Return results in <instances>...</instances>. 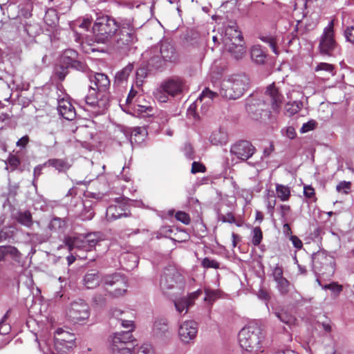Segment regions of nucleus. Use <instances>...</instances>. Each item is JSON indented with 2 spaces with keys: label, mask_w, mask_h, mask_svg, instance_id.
I'll list each match as a JSON object with an SVG mask.
<instances>
[{
  "label": "nucleus",
  "mask_w": 354,
  "mask_h": 354,
  "mask_svg": "<svg viewBox=\"0 0 354 354\" xmlns=\"http://www.w3.org/2000/svg\"><path fill=\"white\" fill-rule=\"evenodd\" d=\"M201 265L204 268L206 269H218L220 268V263L217 261L212 259L209 257L204 258L201 262Z\"/></svg>",
  "instance_id": "47"
},
{
  "label": "nucleus",
  "mask_w": 354,
  "mask_h": 354,
  "mask_svg": "<svg viewBox=\"0 0 354 354\" xmlns=\"http://www.w3.org/2000/svg\"><path fill=\"white\" fill-rule=\"evenodd\" d=\"M75 334L61 328H57L54 337V346L56 351L61 354L66 353L75 346Z\"/></svg>",
  "instance_id": "10"
},
{
  "label": "nucleus",
  "mask_w": 354,
  "mask_h": 354,
  "mask_svg": "<svg viewBox=\"0 0 354 354\" xmlns=\"http://www.w3.org/2000/svg\"><path fill=\"white\" fill-rule=\"evenodd\" d=\"M57 110L60 116L67 120H73L75 118V108L67 100H58Z\"/></svg>",
  "instance_id": "24"
},
{
  "label": "nucleus",
  "mask_w": 354,
  "mask_h": 354,
  "mask_svg": "<svg viewBox=\"0 0 354 354\" xmlns=\"http://www.w3.org/2000/svg\"><path fill=\"white\" fill-rule=\"evenodd\" d=\"M68 68L65 65L60 64V65L56 66L55 69V75L59 78V80L62 81L68 73Z\"/></svg>",
  "instance_id": "48"
},
{
  "label": "nucleus",
  "mask_w": 354,
  "mask_h": 354,
  "mask_svg": "<svg viewBox=\"0 0 354 354\" xmlns=\"http://www.w3.org/2000/svg\"><path fill=\"white\" fill-rule=\"evenodd\" d=\"M275 282L277 283V288L281 295H286L288 293L290 283L285 277Z\"/></svg>",
  "instance_id": "45"
},
{
  "label": "nucleus",
  "mask_w": 354,
  "mask_h": 354,
  "mask_svg": "<svg viewBox=\"0 0 354 354\" xmlns=\"http://www.w3.org/2000/svg\"><path fill=\"white\" fill-rule=\"evenodd\" d=\"M162 84L171 97L181 94L186 87L184 80L176 76L164 80Z\"/></svg>",
  "instance_id": "18"
},
{
  "label": "nucleus",
  "mask_w": 354,
  "mask_h": 354,
  "mask_svg": "<svg viewBox=\"0 0 354 354\" xmlns=\"http://www.w3.org/2000/svg\"><path fill=\"white\" fill-rule=\"evenodd\" d=\"M251 59L258 64H263L266 54L259 45L253 46L250 50Z\"/></svg>",
  "instance_id": "32"
},
{
  "label": "nucleus",
  "mask_w": 354,
  "mask_h": 354,
  "mask_svg": "<svg viewBox=\"0 0 354 354\" xmlns=\"http://www.w3.org/2000/svg\"><path fill=\"white\" fill-rule=\"evenodd\" d=\"M14 230L15 228L11 226L1 229L0 231V242L13 239L15 233Z\"/></svg>",
  "instance_id": "41"
},
{
  "label": "nucleus",
  "mask_w": 354,
  "mask_h": 354,
  "mask_svg": "<svg viewBox=\"0 0 354 354\" xmlns=\"http://www.w3.org/2000/svg\"><path fill=\"white\" fill-rule=\"evenodd\" d=\"M264 338L263 331L256 324L244 327L239 333V344L247 351H263Z\"/></svg>",
  "instance_id": "4"
},
{
  "label": "nucleus",
  "mask_w": 354,
  "mask_h": 354,
  "mask_svg": "<svg viewBox=\"0 0 354 354\" xmlns=\"http://www.w3.org/2000/svg\"><path fill=\"white\" fill-rule=\"evenodd\" d=\"M259 39L264 43L269 44L272 52L278 55L279 52L277 48V38L270 34L262 35L259 37Z\"/></svg>",
  "instance_id": "40"
},
{
  "label": "nucleus",
  "mask_w": 354,
  "mask_h": 354,
  "mask_svg": "<svg viewBox=\"0 0 354 354\" xmlns=\"http://www.w3.org/2000/svg\"><path fill=\"white\" fill-rule=\"evenodd\" d=\"M7 165H9L10 167H12V171L16 169L18 166L20 165V160L19 158L15 156V155H10L7 161L6 162Z\"/></svg>",
  "instance_id": "52"
},
{
  "label": "nucleus",
  "mask_w": 354,
  "mask_h": 354,
  "mask_svg": "<svg viewBox=\"0 0 354 354\" xmlns=\"http://www.w3.org/2000/svg\"><path fill=\"white\" fill-rule=\"evenodd\" d=\"M333 66L328 63H320L316 67V71H325L329 73H333Z\"/></svg>",
  "instance_id": "61"
},
{
  "label": "nucleus",
  "mask_w": 354,
  "mask_h": 354,
  "mask_svg": "<svg viewBox=\"0 0 354 354\" xmlns=\"http://www.w3.org/2000/svg\"><path fill=\"white\" fill-rule=\"evenodd\" d=\"M256 152V148L247 140H239L231 146L230 153L238 159L247 160Z\"/></svg>",
  "instance_id": "14"
},
{
  "label": "nucleus",
  "mask_w": 354,
  "mask_h": 354,
  "mask_svg": "<svg viewBox=\"0 0 354 354\" xmlns=\"http://www.w3.org/2000/svg\"><path fill=\"white\" fill-rule=\"evenodd\" d=\"M50 238V236L48 234H32V240L38 242L39 243H42L46 242Z\"/></svg>",
  "instance_id": "62"
},
{
  "label": "nucleus",
  "mask_w": 354,
  "mask_h": 354,
  "mask_svg": "<svg viewBox=\"0 0 354 354\" xmlns=\"http://www.w3.org/2000/svg\"><path fill=\"white\" fill-rule=\"evenodd\" d=\"M102 281L113 297L122 296L127 292L128 287L127 279L120 273L106 275Z\"/></svg>",
  "instance_id": "8"
},
{
  "label": "nucleus",
  "mask_w": 354,
  "mask_h": 354,
  "mask_svg": "<svg viewBox=\"0 0 354 354\" xmlns=\"http://www.w3.org/2000/svg\"><path fill=\"white\" fill-rule=\"evenodd\" d=\"M94 216V211L91 207L86 208L85 207L84 211L81 214V217L82 220L89 221L92 219Z\"/></svg>",
  "instance_id": "57"
},
{
  "label": "nucleus",
  "mask_w": 354,
  "mask_h": 354,
  "mask_svg": "<svg viewBox=\"0 0 354 354\" xmlns=\"http://www.w3.org/2000/svg\"><path fill=\"white\" fill-rule=\"evenodd\" d=\"M91 85L97 91L98 94L109 93L110 80L108 76L104 73H97L89 77Z\"/></svg>",
  "instance_id": "19"
},
{
  "label": "nucleus",
  "mask_w": 354,
  "mask_h": 354,
  "mask_svg": "<svg viewBox=\"0 0 354 354\" xmlns=\"http://www.w3.org/2000/svg\"><path fill=\"white\" fill-rule=\"evenodd\" d=\"M317 281L319 283V285L322 286V289L330 290L333 292L335 293L337 295H339L342 291V286L338 284L337 282H332L330 283L322 286L319 279H317Z\"/></svg>",
  "instance_id": "43"
},
{
  "label": "nucleus",
  "mask_w": 354,
  "mask_h": 354,
  "mask_svg": "<svg viewBox=\"0 0 354 354\" xmlns=\"http://www.w3.org/2000/svg\"><path fill=\"white\" fill-rule=\"evenodd\" d=\"M252 243L254 246H258L263 239V233L259 227H255L252 230Z\"/></svg>",
  "instance_id": "42"
},
{
  "label": "nucleus",
  "mask_w": 354,
  "mask_h": 354,
  "mask_svg": "<svg viewBox=\"0 0 354 354\" xmlns=\"http://www.w3.org/2000/svg\"><path fill=\"white\" fill-rule=\"evenodd\" d=\"M100 282L98 272L91 270L84 277V284L88 289H92L99 286Z\"/></svg>",
  "instance_id": "29"
},
{
  "label": "nucleus",
  "mask_w": 354,
  "mask_h": 354,
  "mask_svg": "<svg viewBox=\"0 0 354 354\" xmlns=\"http://www.w3.org/2000/svg\"><path fill=\"white\" fill-rule=\"evenodd\" d=\"M277 196L280 201H288L291 196L290 187L282 184L277 183L275 185Z\"/></svg>",
  "instance_id": "33"
},
{
  "label": "nucleus",
  "mask_w": 354,
  "mask_h": 354,
  "mask_svg": "<svg viewBox=\"0 0 354 354\" xmlns=\"http://www.w3.org/2000/svg\"><path fill=\"white\" fill-rule=\"evenodd\" d=\"M183 277L177 269L173 266L165 268L160 275L159 287L164 294L175 288L181 289L183 286Z\"/></svg>",
  "instance_id": "6"
},
{
  "label": "nucleus",
  "mask_w": 354,
  "mask_h": 354,
  "mask_svg": "<svg viewBox=\"0 0 354 354\" xmlns=\"http://www.w3.org/2000/svg\"><path fill=\"white\" fill-rule=\"evenodd\" d=\"M133 70V64L129 63L124 68H123L121 71H118L115 76V82L118 83H122L126 81L129 75Z\"/></svg>",
  "instance_id": "37"
},
{
  "label": "nucleus",
  "mask_w": 354,
  "mask_h": 354,
  "mask_svg": "<svg viewBox=\"0 0 354 354\" xmlns=\"http://www.w3.org/2000/svg\"><path fill=\"white\" fill-rule=\"evenodd\" d=\"M66 221L59 217H53L48 225V228L52 233H63L66 227Z\"/></svg>",
  "instance_id": "31"
},
{
  "label": "nucleus",
  "mask_w": 354,
  "mask_h": 354,
  "mask_svg": "<svg viewBox=\"0 0 354 354\" xmlns=\"http://www.w3.org/2000/svg\"><path fill=\"white\" fill-rule=\"evenodd\" d=\"M17 221L26 227H30L32 225V215L29 211L19 212L16 215Z\"/></svg>",
  "instance_id": "38"
},
{
  "label": "nucleus",
  "mask_w": 354,
  "mask_h": 354,
  "mask_svg": "<svg viewBox=\"0 0 354 354\" xmlns=\"http://www.w3.org/2000/svg\"><path fill=\"white\" fill-rule=\"evenodd\" d=\"M134 115L140 118L153 117L155 115L154 108L146 102L143 97H138L137 103L133 105Z\"/></svg>",
  "instance_id": "21"
},
{
  "label": "nucleus",
  "mask_w": 354,
  "mask_h": 354,
  "mask_svg": "<svg viewBox=\"0 0 354 354\" xmlns=\"http://www.w3.org/2000/svg\"><path fill=\"white\" fill-rule=\"evenodd\" d=\"M142 58L147 62L149 71L158 69L164 62H174L177 58V53L173 44L167 40L160 42L142 54Z\"/></svg>",
  "instance_id": "3"
},
{
  "label": "nucleus",
  "mask_w": 354,
  "mask_h": 354,
  "mask_svg": "<svg viewBox=\"0 0 354 354\" xmlns=\"http://www.w3.org/2000/svg\"><path fill=\"white\" fill-rule=\"evenodd\" d=\"M337 48V44L335 39L334 21L331 20L327 26L324 28L323 32L319 37L318 49L321 55L332 56Z\"/></svg>",
  "instance_id": "7"
},
{
  "label": "nucleus",
  "mask_w": 354,
  "mask_h": 354,
  "mask_svg": "<svg viewBox=\"0 0 354 354\" xmlns=\"http://www.w3.org/2000/svg\"><path fill=\"white\" fill-rule=\"evenodd\" d=\"M44 165L54 167L59 172H66L71 167L66 159L52 158L49 159Z\"/></svg>",
  "instance_id": "30"
},
{
  "label": "nucleus",
  "mask_w": 354,
  "mask_h": 354,
  "mask_svg": "<svg viewBox=\"0 0 354 354\" xmlns=\"http://www.w3.org/2000/svg\"><path fill=\"white\" fill-rule=\"evenodd\" d=\"M317 126L316 121L313 120H310L308 122L304 123L302 127L300 129L301 133H305L315 129Z\"/></svg>",
  "instance_id": "51"
},
{
  "label": "nucleus",
  "mask_w": 354,
  "mask_h": 354,
  "mask_svg": "<svg viewBox=\"0 0 354 354\" xmlns=\"http://www.w3.org/2000/svg\"><path fill=\"white\" fill-rule=\"evenodd\" d=\"M347 257L348 259V266L349 269L353 272H354V249L351 250L348 253Z\"/></svg>",
  "instance_id": "64"
},
{
  "label": "nucleus",
  "mask_w": 354,
  "mask_h": 354,
  "mask_svg": "<svg viewBox=\"0 0 354 354\" xmlns=\"http://www.w3.org/2000/svg\"><path fill=\"white\" fill-rule=\"evenodd\" d=\"M136 27L133 18H120L117 21L113 17L96 13L93 30L97 43L111 44L118 49H126L137 41Z\"/></svg>",
  "instance_id": "1"
},
{
  "label": "nucleus",
  "mask_w": 354,
  "mask_h": 354,
  "mask_svg": "<svg viewBox=\"0 0 354 354\" xmlns=\"http://www.w3.org/2000/svg\"><path fill=\"white\" fill-rule=\"evenodd\" d=\"M347 41L354 44V24L347 26L344 31Z\"/></svg>",
  "instance_id": "49"
},
{
  "label": "nucleus",
  "mask_w": 354,
  "mask_h": 354,
  "mask_svg": "<svg viewBox=\"0 0 354 354\" xmlns=\"http://www.w3.org/2000/svg\"><path fill=\"white\" fill-rule=\"evenodd\" d=\"M228 52L236 59H241L246 52L244 40L225 45Z\"/></svg>",
  "instance_id": "27"
},
{
  "label": "nucleus",
  "mask_w": 354,
  "mask_h": 354,
  "mask_svg": "<svg viewBox=\"0 0 354 354\" xmlns=\"http://www.w3.org/2000/svg\"><path fill=\"white\" fill-rule=\"evenodd\" d=\"M209 141L214 145H224L228 142V135L225 131L220 129L212 133Z\"/></svg>",
  "instance_id": "28"
},
{
  "label": "nucleus",
  "mask_w": 354,
  "mask_h": 354,
  "mask_svg": "<svg viewBox=\"0 0 354 354\" xmlns=\"http://www.w3.org/2000/svg\"><path fill=\"white\" fill-rule=\"evenodd\" d=\"M84 237L87 239V242L89 243L93 248L102 240V234L100 232L89 233L84 236Z\"/></svg>",
  "instance_id": "46"
},
{
  "label": "nucleus",
  "mask_w": 354,
  "mask_h": 354,
  "mask_svg": "<svg viewBox=\"0 0 354 354\" xmlns=\"http://www.w3.org/2000/svg\"><path fill=\"white\" fill-rule=\"evenodd\" d=\"M136 354H156V352L151 343L145 342L138 348Z\"/></svg>",
  "instance_id": "44"
},
{
  "label": "nucleus",
  "mask_w": 354,
  "mask_h": 354,
  "mask_svg": "<svg viewBox=\"0 0 354 354\" xmlns=\"http://www.w3.org/2000/svg\"><path fill=\"white\" fill-rule=\"evenodd\" d=\"M243 39L241 32L239 30V27L236 23L229 24L225 28V34L223 36V42L225 46L232 43L241 41Z\"/></svg>",
  "instance_id": "23"
},
{
  "label": "nucleus",
  "mask_w": 354,
  "mask_h": 354,
  "mask_svg": "<svg viewBox=\"0 0 354 354\" xmlns=\"http://www.w3.org/2000/svg\"><path fill=\"white\" fill-rule=\"evenodd\" d=\"M290 241H291L293 246L297 249V250H300L301 249V248L303 247V243L302 241H301V239L297 237V236L295 235H292V236H290V237L289 238Z\"/></svg>",
  "instance_id": "63"
},
{
  "label": "nucleus",
  "mask_w": 354,
  "mask_h": 354,
  "mask_svg": "<svg viewBox=\"0 0 354 354\" xmlns=\"http://www.w3.org/2000/svg\"><path fill=\"white\" fill-rule=\"evenodd\" d=\"M248 85L249 78L245 75H233L225 78L221 82H213L212 88H205L196 101L190 105L189 110L205 98L208 99L205 104H209L218 96L229 100L238 99L243 95Z\"/></svg>",
  "instance_id": "2"
},
{
  "label": "nucleus",
  "mask_w": 354,
  "mask_h": 354,
  "mask_svg": "<svg viewBox=\"0 0 354 354\" xmlns=\"http://www.w3.org/2000/svg\"><path fill=\"white\" fill-rule=\"evenodd\" d=\"M60 63L66 68H71L77 71H83L86 68L85 64L78 59V53L73 49L66 50L60 59Z\"/></svg>",
  "instance_id": "17"
},
{
  "label": "nucleus",
  "mask_w": 354,
  "mask_h": 354,
  "mask_svg": "<svg viewBox=\"0 0 354 354\" xmlns=\"http://www.w3.org/2000/svg\"><path fill=\"white\" fill-rule=\"evenodd\" d=\"M286 110L290 115H294L300 110V104L297 102L288 103L286 106Z\"/></svg>",
  "instance_id": "53"
},
{
  "label": "nucleus",
  "mask_w": 354,
  "mask_h": 354,
  "mask_svg": "<svg viewBox=\"0 0 354 354\" xmlns=\"http://www.w3.org/2000/svg\"><path fill=\"white\" fill-rule=\"evenodd\" d=\"M198 333V324L193 320L182 322L178 328V336L185 344L193 342Z\"/></svg>",
  "instance_id": "15"
},
{
  "label": "nucleus",
  "mask_w": 354,
  "mask_h": 354,
  "mask_svg": "<svg viewBox=\"0 0 354 354\" xmlns=\"http://www.w3.org/2000/svg\"><path fill=\"white\" fill-rule=\"evenodd\" d=\"M89 88L88 93L79 100L80 103H85L95 115L103 114L109 106L110 93L98 94L93 86H90Z\"/></svg>",
  "instance_id": "5"
},
{
  "label": "nucleus",
  "mask_w": 354,
  "mask_h": 354,
  "mask_svg": "<svg viewBox=\"0 0 354 354\" xmlns=\"http://www.w3.org/2000/svg\"><path fill=\"white\" fill-rule=\"evenodd\" d=\"M172 233L171 229L167 226L164 227L161 229L160 232H158L156 234V238L160 239L162 237L169 238L171 234Z\"/></svg>",
  "instance_id": "59"
},
{
  "label": "nucleus",
  "mask_w": 354,
  "mask_h": 354,
  "mask_svg": "<svg viewBox=\"0 0 354 354\" xmlns=\"http://www.w3.org/2000/svg\"><path fill=\"white\" fill-rule=\"evenodd\" d=\"M274 315L279 319L280 322L291 326L295 324L296 319L291 315L283 310H276L273 312Z\"/></svg>",
  "instance_id": "35"
},
{
  "label": "nucleus",
  "mask_w": 354,
  "mask_h": 354,
  "mask_svg": "<svg viewBox=\"0 0 354 354\" xmlns=\"http://www.w3.org/2000/svg\"><path fill=\"white\" fill-rule=\"evenodd\" d=\"M246 110L250 118L256 121L266 120L270 115V111L266 108L265 102L257 100H248Z\"/></svg>",
  "instance_id": "12"
},
{
  "label": "nucleus",
  "mask_w": 354,
  "mask_h": 354,
  "mask_svg": "<svg viewBox=\"0 0 354 354\" xmlns=\"http://www.w3.org/2000/svg\"><path fill=\"white\" fill-rule=\"evenodd\" d=\"M351 188V183L350 182L342 181L336 187L338 192L348 194Z\"/></svg>",
  "instance_id": "50"
},
{
  "label": "nucleus",
  "mask_w": 354,
  "mask_h": 354,
  "mask_svg": "<svg viewBox=\"0 0 354 354\" xmlns=\"http://www.w3.org/2000/svg\"><path fill=\"white\" fill-rule=\"evenodd\" d=\"M10 257L12 260L19 262L21 258V252L17 248L12 245H0V261Z\"/></svg>",
  "instance_id": "26"
},
{
  "label": "nucleus",
  "mask_w": 354,
  "mask_h": 354,
  "mask_svg": "<svg viewBox=\"0 0 354 354\" xmlns=\"http://www.w3.org/2000/svg\"><path fill=\"white\" fill-rule=\"evenodd\" d=\"M133 341V335L129 331H122L113 335L111 344L113 354H132L128 344Z\"/></svg>",
  "instance_id": "11"
},
{
  "label": "nucleus",
  "mask_w": 354,
  "mask_h": 354,
  "mask_svg": "<svg viewBox=\"0 0 354 354\" xmlns=\"http://www.w3.org/2000/svg\"><path fill=\"white\" fill-rule=\"evenodd\" d=\"M272 276L274 281L284 278L283 276V268L278 265L276 266L272 270Z\"/></svg>",
  "instance_id": "58"
},
{
  "label": "nucleus",
  "mask_w": 354,
  "mask_h": 354,
  "mask_svg": "<svg viewBox=\"0 0 354 354\" xmlns=\"http://www.w3.org/2000/svg\"><path fill=\"white\" fill-rule=\"evenodd\" d=\"M265 95L270 100L272 109L274 112L279 113L283 103V97L274 84L267 87Z\"/></svg>",
  "instance_id": "22"
},
{
  "label": "nucleus",
  "mask_w": 354,
  "mask_h": 354,
  "mask_svg": "<svg viewBox=\"0 0 354 354\" xmlns=\"http://www.w3.org/2000/svg\"><path fill=\"white\" fill-rule=\"evenodd\" d=\"M281 222L287 221V216L290 211V207L287 205H281L279 206Z\"/></svg>",
  "instance_id": "55"
},
{
  "label": "nucleus",
  "mask_w": 354,
  "mask_h": 354,
  "mask_svg": "<svg viewBox=\"0 0 354 354\" xmlns=\"http://www.w3.org/2000/svg\"><path fill=\"white\" fill-rule=\"evenodd\" d=\"M175 217L178 221L182 222L185 225H188L190 223V217L189 214L184 212H177L175 215Z\"/></svg>",
  "instance_id": "54"
},
{
  "label": "nucleus",
  "mask_w": 354,
  "mask_h": 354,
  "mask_svg": "<svg viewBox=\"0 0 354 354\" xmlns=\"http://www.w3.org/2000/svg\"><path fill=\"white\" fill-rule=\"evenodd\" d=\"M153 94L155 100L161 103L167 102L169 100V97L170 96V95L167 93V91L162 82L156 88Z\"/></svg>",
  "instance_id": "36"
},
{
  "label": "nucleus",
  "mask_w": 354,
  "mask_h": 354,
  "mask_svg": "<svg viewBox=\"0 0 354 354\" xmlns=\"http://www.w3.org/2000/svg\"><path fill=\"white\" fill-rule=\"evenodd\" d=\"M82 239V236H67L65 238L64 242L71 252H73L79 258L84 259H86L87 257L84 254H80Z\"/></svg>",
  "instance_id": "25"
},
{
  "label": "nucleus",
  "mask_w": 354,
  "mask_h": 354,
  "mask_svg": "<svg viewBox=\"0 0 354 354\" xmlns=\"http://www.w3.org/2000/svg\"><path fill=\"white\" fill-rule=\"evenodd\" d=\"M153 336L162 342H167L171 337V332L168 326V321L165 318H157L155 319L152 328Z\"/></svg>",
  "instance_id": "16"
},
{
  "label": "nucleus",
  "mask_w": 354,
  "mask_h": 354,
  "mask_svg": "<svg viewBox=\"0 0 354 354\" xmlns=\"http://www.w3.org/2000/svg\"><path fill=\"white\" fill-rule=\"evenodd\" d=\"M147 131L144 128L136 127L132 131L130 140L131 142H142L146 136Z\"/></svg>",
  "instance_id": "39"
},
{
  "label": "nucleus",
  "mask_w": 354,
  "mask_h": 354,
  "mask_svg": "<svg viewBox=\"0 0 354 354\" xmlns=\"http://www.w3.org/2000/svg\"><path fill=\"white\" fill-rule=\"evenodd\" d=\"M128 199L117 198L115 204L109 205L106 209V217L108 221H114L122 216H129V209L127 204Z\"/></svg>",
  "instance_id": "13"
},
{
  "label": "nucleus",
  "mask_w": 354,
  "mask_h": 354,
  "mask_svg": "<svg viewBox=\"0 0 354 354\" xmlns=\"http://www.w3.org/2000/svg\"><path fill=\"white\" fill-rule=\"evenodd\" d=\"M66 316L73 324H83L90 316L89 306L83 300L74 301L70 304Z\"/></svg>",
  "instance_id": "9"
},
{
  "label": "nucleus",
  "mask_w": 354,
  "mask_h": 354,
  "mask_svg": "<svg viewBox=\"0 0 354 354\" xmlns=\"http://www.w3.org/2000/svg\"><path fill=\"white\" fill-rule=\"evenodd\" d=\"M44 23L50 27L55 26L59 21L57 11L53 8L48 9L44 17Z\"/></svg>",
  "instance_id": "34"
},
{
  "label": "nucleus",
  "mask_w": 354,
  "mask_h": 354,
  "mask_svg": "<svg viewBox=\"0 0 354 354\" xmlns=\"http://www.w3.org/2000/svg\"><path fill=\"white\" fill-rule=\"evenodd\" d=\"M201 294L202 291L201 290H197L190 293L187 297H184L175 300L174 306L176 310L179 313H182L183 312H185V313H187L189 308L194 304L195 300Z\"/></svg>",
  "instance_id": "20"
},
{
  "label": "nucleus",
  "mask_w": 354,
  "mask_h": 354,
  "mask_svg": "<svg viewBox=\"0 0 354 354\" xmlns=\"http://www.w3.org/2000/svg\"><path fill=\"white\" fill-rule=\"evenodd\" d=\"M205 167L200 163V162H193L192 165V169H191V172L192 174H196V173H198V172H205Z\"/></svg>",
  "instance_id": "60"
},
{
  "label": "nucleus",
  "mask_w": 354,
  "mask_h": 354,
  "mask_svg": "<svg viewBox=\"0 0 354 354\" xmlns=\"http://www.w3.org/2000/svg\"><path fill=\"white\" fill-rule=\"evenodd\" d=\"M157 122L160 124H165L169 119V114L164 111H159L156 115Z\"/></svg>",
  "instance_id": "56"
}]
</instances>
